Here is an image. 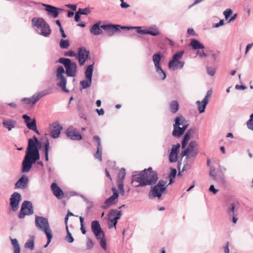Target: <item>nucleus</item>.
<instances>
[{"mask_svg":"<svg viewBox=\"0 0 253 253\" xmlns=\"http://www.w3.org/2000/svg\"><path fill=\"white\" fill-rule=\"evenodd\" d=\"M161 59V55L160 53L154 54L153 56V61L156 68L160 69V62Z\"/></svg>","mask_w":253,"mask_h":253,"instance_id":"obj_28","label":"nucleus"},{"mask_svg":"<svg viewBox=\"0 0 253 253\" xmlns=\"http://www.w3.org/2000/svg\"><path fill=\"white\" fill-rule=\"evenodd\" d=\"M247 126H253V113L250 116V119L247 123Z\"/></svg>","mask_w":253,"mask_h":253,"instance_id":"obj_56","label":"nucleus"},{"mask_svg":"<svg viewBox=\"0 0 253 253\" xmlns=\"http://www.w3.org/2000/svg\"><path fill=\"white\" fill-rule=\"evenodd\" d=\"M50 149L49 142L48 140H46L44 145V153L45 155V160L46 161H48V152Z\"/></svg>","mask_w":253,"mask_h":253,"instance_id":"obj_31","label":"nucleus"},{"mask_svg":"<svg viewBox=\"0 0 253 253\" xmlns=\"http://www.w3.org/2000/svg\"><path fill=\"white\" fill-rule=\"evenodd\" d=\"M126 175V172L125 169L124 168H122L118 173L117 180L124 181Z\"/></svg>","mask_w":253,"mask_h":253,"instance_id":"obj_40","label":"nucleus"},{"mask_svg":"<svg viewBox=\"0 0 253 253\" xmlns=\"http://www.w3.org/2000/svg\"><path fill=\"white\" fill-rule=\"evenodd\" d=\"M190 45L194 49L204 48V45L201 43L198 40L195 39H193L191 41Z\"/></svg>","mask_w":253,"mask_h":253,"instance_id":"obj_27","label":"nucleus"},{"mask_svg":"<svg viewBox=\"0 0 253 253\" xmlns=\"http://www.w3.org/2000/svg\"><path fill=\"white\" fill-rule=\"evenodd\" d=\"M32 25L36 27V30L39 34L44 37L48 36L51 33L49 25L42 18H33Z\"/></svg>","mask_w":253,"mask_h":253,"instance_id":"obj_2","label":"nucleus"},{"mask_svg":"<svg viewBox=\"0 0 253 253\" xmlns=\"http://www.w3.org/2000/svg\"><path fill=\"white\" fill-rule=\"evenodd\" d=\"M189 125V121H187L184 117L182 116L177 117L175 119V123L173 126H188Z\"/></svg>","mask_w":253,"mask_h":253,"instance_id":"obj_24","label":"nucleus"},{"mask_svg":"<svg viewBox=\"0 0 253 253\" xmlns=\"http://www.w3.org/2000/svg\"><path fill=\"white\" fill-rule=\"evenodd\" d=\"M65 70L64 68L62 66H59L56 71L57 79V80L59 81L57 85L60 87L63 91L68 92L69 91L66 88V79L63 76Z\"/></svg>","mask_w":253,"mask_h":253,"instance_id":"obj_11","label":"nucleus"},{"mask_svg":"<svg viewBox=\"0 0 253 253\" xmlns=\"http://www.w3.org/2000/svg\"><path fill=\"white\" fill-rule=\"evenodd\" d=\"M64 55L65 56H71V57H73V56H76V54L75 53L72 51V50H69L67 52H66L64 53Z\"/></svg>","mask_w":253,"mask_h":253,"instance_id":"obj_59","label":"nucleus"},{"mask_svg":"<svg viewBox=\"0 0 253 253\" xmlns=\"http://www.w3.org/2000/svg\"><path fill=\"white\" fill-rule=\"evenodd\" d=\"M93 70V65H89L87 67V68H86L85 72V75L86 79H91Z\"/></svg>","mask_w":253,"mask_h":253,"instance_id":"obj_32","label":"nucleus"},{"mask_svg":"<svg viewBox=\"0 0 253 253\" xmlns=\"http://www.w3.org/2000/svg\"><path fill=\"white\" fill-rule=\"evenodd\" d=\"M91 83V79H86V80L81 81L80 84L83 88H86L90 86Z\"/></svg>","mask_w":253,"mask_h":253,"instance_id":"obj_42","label":"nucleus"},{"mask_svg":"<svg viewBox=\"0 0 253 253\" xmlns=\"http://www.w3.org/2000/svg\"><path fill=\"white\" fill-rule=\"evenodd\" d=\"M158 179L157 173L150 167L139 173H134L132 176V184L136 187L152 185L156 183Z\"/></svg>","mask_w":253,"mask_h":253,"instance_id":"obj_1","label":"nucleus"},{"mask_svg":"<svg viewBox=\"0 0 253 253\" xmlns=\"http://www.w3.org/2000/svg\"><path fill=\"white\" fill-rule=\"evenodd\" d=\"M21 200V195L16 192H14L10 198V205L13 211H16L18 209V205Z\"/></svg>","mask_w":253,"mask_h":253,"instance_id":"obj_15","label":"nucleus"},{"mask_svg":"<svg viewBox=\"0 0 253 253\" xmlns=\"http://www.w3.org/2000/svg\"><path fill=\"white\" fill-rule=\"evenodd\" d=\"M187 127H174L172 134L174 136L179 137L185 131Z\"/></svg>","mask_w":253,"mask_h":253,"instance_id":"obj_30","label":"nucleus"},{"mask_svg":"<svg viewBox=\"0 0 253 253\" xmlns=\"http://www.w3.org/2000/svg\"><path fill=\"white\" fill-rule=\"evenodd\" d=\"M232 13V10L230 9H227L224 11L225 18L227 19Z\"/></svg>","mask_w":253,"mask_h":253,"instance_id":"obj_57","label":"nucleus"},{"mask_svg":"<svg viewBox=\"0 0 253 253\" xmlns=\"http://www.w3.org/2000/svg\"><path fill=\"white\" fill-rule=\"evenodd\" d=\"M2 125L5 126H14L16 125V121L11 119L3 120Z\"/></svg>","mask_w":253,"mask_h":253,"instance_id":"obj_34","label":"nucleus"},{"mask_svg":"<svg viewBox=\"0 0 253 253\" xmlns=\"http://www.w3.org/2000/svg\"><path fill=\"white\" fill-rule=\"evenodd\" d=\"M239 204L238 203H232L227 209V212L229 217H232V221L233 223H236L238 220V211Z\"/></svg>","mask_w":253,"mask_h":253,"instance_id":"obj_12","label":"nucleus"},{"mask_svg":"<svg viewBox=\"0 0 253 253\" xmlns=\"http://www.w3.org/2000/svg\"><path fill=\"white\" fill-rule=\"evenodd\" d=\"M180 145L179 143H177L176 145H173L171 152L178 153Z\"/></svg>","mask_w":253,"mask_h":253,"instance_id":"obj_54","label":"nucleus"},{"mask_svg":"<svg viewBox=\"0 0 253 253\" xmlns=\"http://www.w3.org/2000/svg\"><path fill=\"white\" fill-rule=\"evenodd\" d=\"M198 152L197 150L196 149H194V150H191L189 153H190L191 156L196 157V155L198 154Z\"/></svg>","mask_w":253,"mask_h":253,"instance_id":"obj_62","label":"nucleus"},{"mask_svg":"<svg viewBox=\"0 0 253 253\" xmlns=\"http://www.w3.org/2000/svg\"><path fill=\"white\" fill-rule=\"evenodd\" d=\"M40 158L26 155L22 165V172H28L32 168V165L35 164Z\"/></svg>","mask_w":253,"mask_h":253,"instance_id":"obj_10","label":"nucleus"},{"mask_svg":"<svg viewBox=\"0 0 253 253\" xmlns=\"http://www.w3.org/2000/svg\"><path fill=\"white\" fill-rule=\"evenodd\" d=\"M35 225L39 230L44 232L46 237H48L49 240H50L52 233L48 219L43 216L36 215Z\"/></svg>","mask_w":253,"mask_h":253,"instance_id":"obj_3","label":"nucleus"},{"mask_svg":"<svg viewBox=\"0 0 253 253\" xmlns=\"http://www.w3.org/2000/svg\"><path fill=\"white\" fill-rule=\"evenodd\" d=\"M14 248V253H20V248L19 245L13 247Z\"/></svg>","mask_w":253,"mask_h":253,"instance_id":"obj_64","label":"nucleus"},{"mask_svg":"<svg viewBox=\"0 0 253 253\" xmlns=\"http://www.w3.org/2000/svg\"><path fill=\"white\" fill-rule=\"evenodd\" d=\"M190 151L189 150V148H186L184 151L181 152V155L182 157L186 156V158L188 159L189 158V153Z\"/></svg>","mask_w":253,"mask_h":253,"instance_id":"obj_55","label":"nucleus"},{"mask_svg":"<svg viewBox=\"0 0 253 253\" xmlns=\"http://www.w3.org/2000/svg\"><path fill=\"white\" fill-rule=\"evenodd\" d=\"M209 174L211 176L213 180H217L218 178L216 176V173L215 172V169L211 168Z\"/></svg>","mask_w":253,"mask_h":253,"instance_id":"obj_49","label":"nucleus"},{"mask_svg":"<svg viewBox=\"0 0 253 253\" xmlns=\"http://www.w3.org/2000/svg\"><path fill=\"white\" fill-rule=\"evenodd\" d=\"M100 28L107 32L108 36L111 37L115 33L120 32V29L130 30L132 29L133 27L121 26L120 25L106 24L101 25Z\"/></svg>","mask_w":253,"mask_h":253,"instance_id":"obj_9","label":"nucleus"},{"mask_svg":"<svg viewBox=\"0 0 253 253\" xmlns=\"http://www.w3.org/2000/svg\"><path fill=\"white\" fill-rule=\"evenodd\" d=\"M91 228L96 239L99 240L101 237L104 236V233L101 228L100 223L97 220H94L91 222Z\"/></svg>","mask_w":253,"mask_h":253,"instance_id":"obj_14","label":"nucleus"},{"mask_svg":"<svg viewBox=\"0 0 253 253\" xmlns=\"http://www.w3.org/2000/svg\"><path fill=\"white\" fill-rule=\"evenodd\" d=\"M78 12L80 14L87 15L90 13V10L88 8H79Z\"/></svg>","mask_w":253,"mask_h":253,"instance_id":"obj_48","label":"nucleus"},{"mask_svg":"<svg viewBox=\"0 0 253 253\" xmlns=\"http://www.w3.org/2000/svg\"><path fill=\"white\" fill-rule=\"evenodd\" d=\"M60 47L62 49H67L70 45L69 41L67 40H64L62 39L60 42Z\"/></svg>","mask_w":253,"mask_h":253,"instance_id":"obj_39","label":"nucleus"},{"mask_svg":"<svg viewBox=\"0 0 253 253\" xmlns=\"http://www.w3.org/2000/svg\"><path fill=\"white\" fill-rule=\"evenodd\" d=\"M24 247L26 249H30L33 250L34 248V239L29 240L25 244Z\"/></svg>","mask_w":253,"mask_h":253,"instance_id":"obj_44","label":"nucleus"},{"mask_svg":"<svg viewBox=\"0 0 253 253\" xmlns=\"http://www.w3.org/2000/svg\"><path fill=\"white\" fill-rule=\"evenodd\" d=\"M58 62L63 64L66 69V74L68 77H75L77 74V65L76 63L71 62L69 58H60Z\"/></svg>","mask_w":253,"mask_h":253,"instance_id":"obj_4","label":"nucleus"},{"mask_svg":"<svg viewBox=\"0 0 253 253\" xmlns=\"http://www.w3.org/2000/svg\"><path fill=\"white\" fill-rule=\"evenodd\" d=\"M100 245L104 250H107V245L105 235L104 236L101 237L100 239Z\"/></svg>","mask_w":253,"mask_h":253,"instance_id":"obj_45","label":"nucleus"},{"mask_svg":"<svg viewBox=\"0 0 253 253\" xmlns=\"http://www.w3.org/2000/svg\"><path fill=\"white\" fill-rule=\"evenodd\" d=\"M93 140L96 143L97 151L94 154L95 159H98L100 161H102V148L100 138L98 136L95 135L93 137Z\"/></svg>","mask_w":253,"mask_h":253,"instance_id":"obj_17","label":"nucleus"},{"mask_svg":"<svg viewBox=\"0 0 253 253\" xmlns=\"http://www.w3.org/2000/svg\"><path fill=\"white\" fill-rule=\"evenodd\" d=\"M93 246H94V243L92 242V241L90 239L88 238L87 240V242H86L87 249L90 250L91 249H92L93 248Z\"/></svg>","mask_w":253,"mask_h":253,"instance_id":"obj_51","label":"nucleus"},{"mask_svg":"<svg viewBox=\"0 0 253 253\" xmlns=\"http://www.w3.org/2000/svg\"><path fill=\"white\" fill-rule=\"evenodd\" d=\"M209 191L213 194H216L218 190L214 188L213 185H211L209 188Z\"/></svg>","mask_w":253,"mask_h":253,"instance_id":"obj_60","label":"nucleus"},{"mask_svg":"<svg viewBox=\"0 0 253 253\" xmlns=\"http://www.w3.org/2000/svg\"><path fill=\"white\" fill-rule=\"evenodd\" d=\"M117 182L118 188L120 190L124 189V181L117 180Z\"/></svg>","mask_w":253,"mask_h":253,"instance_id":"obj_58","label":"nucleus"},{"mask_svg":"<svg viewBox=\"0 0 253 253\" xmlns=\"http://www.w3.org/2000/svg\"><path fill=\"white\" fill-rule=\"evenodd\" d=\"M34 213V209L31 202L24 201L21 205L20 211L18 216L20 219H23L26 215H32Z\"/></svg>","mask_w":253,"mask_h":253,"instance_id":"obj_8","label":"nucleus"},{"mask_svg":"<svg viewBox=\"0 0 253 253\" xmlns=\"http://www.w3.org/2000/svg\"><path fill=\"white\" fill-rule=\"evenodd\" d=\"M66 231H67V236H66V238H65L66 240L68 242L71 243L73 242L74 239L73 237H72L71 233L70 232V231L69 230L68 226H66Z\"/></svg>","mask_w":253,"mask_h":253,"instance_id":"obj_41","label":"nucleus"},{"mask_svg":"<svg viewBox=\"0 0 253 253\" xmlns=\"http://www.w3.org/2000/svg\"><path fill=\"white\" fill-rule=\"evenodd\" d=\"M89 51H87L85 48H79V53L77 58L79 60V64L81 66H83L85 62L86 59L88 58Z\"/></svg>","mask_w":253,"mask_h":253,"instance_id":"obj_18","label":"nucleus"},{"mask_svg":"<svg viewBox=\"0 0 253 253\" xmlns=\"http://www.w3.org/2000/svg\"><path fill=\"white\" fill-rule=\"evenodd\" d=\"M67 136L71 139L74 140H80L82 139V136L80 132L76 130H70L68 129L66 132Z\"/></svg>","mask_w":253,"mask_h":253,"instance_id":"obj_23","label":"nucleus"},{"mask_svg":"<svg viewBox=\"0 0 253 253\" xmlns=\"http://www.w3.org/2000/svg\"><path fill=\"white\" fill-rule=\"evenodd\" d=\"M122 214V212L121 211H118L116 209H112L109 212L108 215H109L110 216H114L115 215H117L121 217Z\"/></svg>","mask_w":253,"mask_h":253,"instance_id":"obj_37","label":"nucleus"},{"mask_svg":"<svg viewBox=\"0 0 253 253\" xmlns=\"http://www.w3.org/2000/svg\"><path fill=\"white\" fill-rule=\"evenodd\" d=\"M170 108L173 113H175L179 109V104L176 101H172L170 103Z\"/></svg>","mask_w":253,"mask_h":253,"instance_id":"obj_33","label":"nucleus"},{"mask_svg":"<svg viewBox=\"0 0 253 253\" xmlns=\"http://www.w3.org/2000/svg\"><path fill=\"white\" fill-rule=\"evenodd\" d=\"M167 182L163 180L159 181L157 185L152 187L151 190L149 193V196L150 198L158 197L160 199L162 197V194L166 190V185Z\"/></svg>","mask_w":253,"mask_h":253,"instance_id":"obj_5","label":"nucleus"},{"mask_svg":"<svg viewBox=\"0 0 253 253\" xmlns=\"http://www.w3.org/2000/svg\"><path fill=\"white\" fill-rule=\"evenodd\" d=\"M118 195L116 193H113L111 196L105 201L104 204L101 206V208L105 210L109 208L111 205L115 204L118 202Z\"/></svg>","mask_w":253,"mask_h":253,"instance_id":"obj_19","label":"nucleus"},{"mask_svg":"<svg viewBox=\"0 0 253 253\" xmlns=\"http://www.w3.org/2000/svg\"><path fill=\"white\" fill-rule=\"evenodd\" d=\"M47 94L48 93L45 91L38 92L34 94L31 97L23 98L21 101L25 104L33 105L38 101L42 97Z\"/></svg>","mask_w":253,"mask_h":253,"instance_id":"obj_13","label":"nucleus"},{"mask_svg":"<svg viewBox=\"0 0 253 253\" xmlns=\"http://www.w3.org/2000/svg\"><path fill=\"white\" fill-rule=\"evenodd\" d=\"M176 170L175 169H171V172L170 173L169 175V184H171L174 182L173 179L175 178L176 175Z\"/></svg>","mask_w":253,"mask_h":253,"instance_id":"obj_36","label":"nucleus"},{"mask_svg":"<svg viewBox=\"0 0 253 253\" xmlns=\"http://www.w3.org/2000/svg\"><path fill=\"white\" fill-rule=\"evenodd\" d=\"M66 6H67L69 8H70L71 9H72L74 11H75L77 9V5L75 4H67L66 5Z\"/></svg>","mask_w":253,"mask_h":253,"instance_id":"obj_63","label":"nucleus"},{"mask_svg":"<svg viewBox=\"0 0 253 253\" xmlns=\"http://www.w3.org/2000/svg\"><path fill=\"white\" fill-rule=\"evenodd\" d=\"M198 110L200 113H203L205 111V108L208 104V101L204 100V99L202 101H197L196 102Z\"/></svg>","mask_w":253,"mask_h":253,"instance_id":"obj_29","label":"nucleus"},{"mask_svg":"<svg viewBox=\"0 0 253 253\" xmlns=\"http://www.w3.org/2000/svg\"><path fill=\"white\" fill-rule=\"evenodd\" d=\"M28 177L25 175H22L16 182L15 184V188H26L28 185Z\"/></svg>","mask_w":253,"mask_h":253,"instance_id":"obj_21","label":"nucleus"},{"mask_svg":"<svg viewBox=\"0 0 253 253\" xmlns=\"http://www.w3.org/2000/svg\"><path fill=\"white\" fill-rule=\"evenodd\" d=\"M183 54V51L176 52L173 55L172 59L169 62V67L170 69L175 70L182 69L184 66V62L180 60Z\"/></svg>","mask_w":253,"mask_h":253,"instance_id":"obj_7","label":"nucleus"},{"mask_svg":"<svg viewBox=\"0 0 253 253\" xmlns=\"http://www.w3.org/2000/svg\"><path fill=\"white\" fill-rule=\"evenodd\" d=\"M62 128L63 127H57V128L52 130L50 132L51 136L53 138L58 137Z\"/></svg>","mask_w":253,"mask_h":253,"instance_id":"obj_35","label":"nucleus"},{"mask_svg":"<svg viewBox=\"0 0 253 253\" xmlns=\"http://www.w3.org/2000/svg\"><path fill=\"white\" fill-rule=\"evenodd\" d=\"M101 22H99L94 24L90 29V32L94 35H98L102 33V31L100 27Z\"/></svg>","mask_w":253,"mask_h":253,"instance_id":"obj_25","label":"nucleus"},{"mask_svg":"<svg viewBox=\"0 0 253 253\" xmlns=\"http://www.w3.org/2000/svg\"><path fill=\"white\" fill-rule=\"evenodd\" d=\"M34 140L32 138L28 140V145L26 155L34 156L40 158V154L37 144L39 142L38 139L35 136H33Z\"/></svg>","mask_w":253,"mask_h":253,"instance_id":"obj_6","label":"nucleus"},{"mask_svg":"<svg viewBox=\"0 0 253 253\" xmlns=\"http://www.w3.org/2000/svg\"><path fill=\"white\" fill-rule=\"evenodd\" d=\"M190 137H191V134H189V133H186L185 134V135H184V137L182 141V142H181V145H182V148H184L186 147L187 142L188 141V140H189Z\"/></svg>","mask_w":253,"mask_h":253,"instance_id":"obj_38","label":"nucleus"},{"mask_svg":"<svg viewBox=\"0 0 253 253\" xmlns=\"http://www.w3.org/2000/svg\"><path fill=\"white\" fill-rule=\"evenodd\" d=\"M133 29H136L137 32L141 34H149L153 36H157L160 34V31L157 28L151 27L148 29L142 30L141 27H132Z\"/></svg>","mask_w":253,"mask_h":253,"instance_id":"obj_16","label":"nucleus"},{"mask_svg":"<svg viewBox=\"0 0 253 253\" xmlns=\"http://www.w3.org/2000/svg\"><path fill=\"white\" fill-rule=\"evenodd\" d=\"M157 72L159 74L162 80H164L166 78V74L165 72L163 70V69L160 67V69L156 68Z\"/></svg>","mask_w":253,"mask_h":253,"instance_id":"obj_50","label":"nucleus"},{"mask_svg":"<svg viewBox=\"0 0 253 253\" xmlns=\"http://www.w3.org/2000/svg\"><path fill=\"white\" fill-rule=\"evenodd\" d=\"M51 188L54 195L57 199H61L64 197V194L63 191L54 182L51 184Z\"/></svg>","mask_w":253,"mask_h":253,"instance_id":"obj_22","label":"nucleus"},{"mask_svg":"<svg viewBox=\"0 0 253 253\" xmlns=\"http://www.w3.org/2000/svg\"><path fill=\"white\" fill-rule=\"evenodd\" d=\"M212 93V91L211 89L209 90L207 92L206 96L205 97V98L203 99L206 101H208V102H209V100H210V98L211 97Z\"/></svg>","mask_w":253,"mask_h":253,"instance_id":"obj_53","label":"nucleus"},{"mask_svg":"<svg viewBox=\"0 0 253 253\" xmlns=\"http://www.w3.org/2000/svg\"><path fill=\"white\" fill-rule=\"evenodd\" d=\"M11 244L12 245L13 247L17 246L19 245L18 241L16 239H11Z\"/></svg>","mask_w":253,"mask_h":253,"instance_id":"obj_61","label":"nucleus"},{"mask_svg":"<svg viewBox=\"0 0 253 253\" xmlns=\"http://www.w3.org/2000/svg\"><path fill=\"white\" fill-rule=\"evenodd\" d=\"M23 118L25 120L27 126H36V121L35 119L31 120L30 117L27 115H23Z\"/></svg>","mask_w":253,"mask_h":253,"instance_id":"obj_26","label":"nucleus"},{"mask_svg":"<svg viewBox=\"0 0 253 253\" xmlns=\"http://www.w3.org/2000/svg\"><path fill=\"white\" fill-rule=\"evenodd\" d=\"M178 153L170 152L169 155V161L170 163L176 162L177 160Z\"/></svg>","mask_w":253,"mask_h":253,"instance_id":"obj_43","label":"nucleus"},{"mask_svg":"<svg viewBox=\"0 0 253 253\" xmlns=\"http://www.w3.org/2000/svg\"><path fill=\"white\" fill-rule=\"evenodd\" d=\"M44 6L46 7L45 10L47 11L48 14L53 18H56L58 16V10H62L61 9L57 8V7L50 5L44 4Z\"/></svg>","mask_w":253,"mask_h":253,"instance_id":"obj_20","label":"nucleus"},{"mask_svg":"<svg viewBox=\"0 0 253 253\" xmlns=\"http://www.w3.org/2000/svg\"><path fill=\"white\" fill-rule=\"evenodd\" d=\"M80 221L81 223V230L83 234H85L86 232L84 224V218L82 216L80 217Z\"/></svg>","mask_w":253,"mask_h":253,"instance_id":"obj_46","label":"nucleus"},{"mask_svg":"<svg viewBox=\"0 0 253 253\" xmlns=\"http://www.w3.org/2000/svg\"><path fill=\"white\" fill-rule=\"evenodd\" d=\"M114 221V219L113 218V216H110L109 215H108V228L110 229L113 228V227H116L117 224H115Z\"/></svg>","mask_w":253,"mask_h":253,"instance_id":"obj_47","label":"nucleus"},{"mask_svg":"<svg viewBox=\"0 0 253 253\" xmlns=\"http://www.w3.org/2000/svg\"><path fill=\"white\" fill-rule=\"evenodd\" d=\"M197 145V144L196 141H192L189 143L187 148H189V150L191 151L192 150H194V148Z\"/></svg>","mask_w":253,"mask_h":253,"instance_id":"obj_52","label":"nucleus"}]
</instances>
